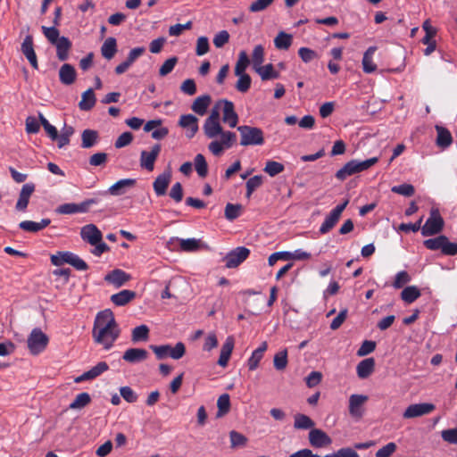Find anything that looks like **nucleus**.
I'll list each match as a JSON object with an SVG mask.
<instances>
[{"instance_id":"9d476101","label":"nucleus","mask_w":457,"mask_h":457,"mask_svg":"<svg viewBox=\"0 0 457 457\" xmlns=\"http://www.w3.org/2000/svg\"><path fill=\"white\" fill-rule=\"evenodd\" d=\"M368 396L364 395H352L349 397V413L352 417L360 419L362 417L363 405L368 401Z\"/></svg>"},{"instance_id":"cd10ccee","label":"nucleus","mask_w":457,"mask_h":457,"mask_svg":"<svg viewBox=\"0 0 457 457\" xmlns=\"http://www.w3.org/2000/svg\"><path fill=\"white\" fill-rule=\"evenodd\" d=\"M212 102V98L209 95H204L196 97L192 104L191 109L198 115L205 114L207 108Z\"/></svg>"},{"instance_id":"bb28decb","label":"nucleus","mask_w":457,"mask_h":457,"mask_svg":"<svg viewBox=\"0 0 457 457\" xmlns=\"http://www.w3.org/2000/svg\"><path fill=\"white\" fill-rule=\"evenodd\" d=\"M375 361L373 358H367L361 361L356 368L360 378H367L374 370Z\"/></svg>"},{"instance_id":"8fccbe9b","label":"nucleus","mask_w":457,"mask_h":457,"mask_svg":"<svg viewBox=\"0 0 457 457\" xmlns=\"http://www.w3.org/2000/svg\"><path fill=\"white\" fill-rule=\"evenodd\" d=\"M262 176L261 175H256V176H253L252 178H250L247 181H246V194H245V196L247 198H250L252 194L258 188L262 186Z\"/></svg>"},{"instance_id":"0eeeda50","label":"nucleus","mask_w":457,"mask_h":457,"mask_svg":"<svg viewBox=\"0 0 457 457\" xmlns=\"http://www.w3.org/2000/svg\"><path fill=\"white\" fill-rule=\"evenodd\" d=\"M444 225V220L441 217L438 210L432 209L430 212V216L421 228V235L423 237L436 235L443 230Z\"/></svg>"},{"instance_id":"4468645a","label":"nucleus","mask_w":457,"mask_h":457,"mask_svg":"<svg viewBox=\"0 0 457 457\" xmlns=\"http://www.w3.org/2000/svg\"><path fill=\"white\" fill-rule=\"evenodd\" d=\"M223 104L222 120L228 124L230 128H235L238 121V115L235 112L234 104L228 100H220L218 104Z\"/></svg>"},{"instance_id":"5701e85b","label":"nucleus","mask_w":457,"mask_h":457,"mask_svg":"<svg viewBox=\"0 0 457 457\" xmlns=\"http://www.w3.org/2000/svg\"><path fill=\"white\" fill-rule=\"evenodd\" d=\"M50 223V219H42L39 222L23 220L19 224V228L27 232L36 233L46 228Z\"/></svg>"},{"instance_id":"6e6d98bb","label":"nucleus","mask_w":457,"mask_h":457,"mask_svg":"<svg viewBox=\"0 0 457 457\" xmlns=\"http://www.w3.org/2000/svg\"><path fill=\"white\" fill-rule=\"evenodd\" d=\"M284 170V165L275 161H269L266 163L264 171L270 177H274Z\"/></svg>"},{"instance_id":"c85d7f7f","label":"nucleus","mask_w":457,"mask_h":457,"mask_svg":"<svg viewBox=\"0 0 457 457\" xmlns=\"http://www.w3.org/2000/svg\"><path fill=\"white\" fill-rule=\"evenodd\" d=\"M136 296V293L131 290L124 289L111 296V301L117 306H124Z\"/></svg>"},{"instance_id":"2f4dec72","label":"nucleus","mask_w":457,"mask_h":457,"mask_svg":"<svg viewBox=\"0 0 457 457\" xmlns=\"http://www.w3.org/2000/svg\"><path fill=\"white\" fill-rule=\"evenodd\" d=\"M99 138V134L96 130L94 129H85L81 134V147L82 148H91L93 147Z\"/></svg>"},{"instance_id":"13d9d810","label":"nucleus","mask_w":457,"mask_h":457,"mask_svg":"<svg viewBox=\"0 0 457 457\" xmlns=\"http://www.w3.org/2000/svg\"><path fill=\"white\" fill-rule=\"evenodd\" d=\"M177 62L178 58L176 56L167 59L159 70L160 76L164 77L170 73L174 69L175 65L177 64Z\"/></svg>"},{"instance_id":"72a5a7b5","label":"nucleus","mask_w":457,"mask_h":457,"mask_svg":"<svg viewBox=\"0 0 457 457\" xmlns=\"http://www.w3.org/2000/svg\"><path fill=\"white\" fill-rule=\"evenodd\" d=\"M96 101V99L93 89L88 88L82 94L79 107L82 111H89L95 106Z\"/></svg>"},{"instance_id":"49530a36","label":"nucleus","mask_w":457,"mask_h":457,"mask_svg":"<svg viewBox=\"0 0 457 457\" xmlns=\"http://www.w3.org/2000/svg\"><path fill=\"white\" fill-rule=\"evenodd\" d=\"M91 402V397L88 393L83 392L79 394L73 402L70 404V409L77 410L82 409Z\"/></svg>"},{"instance_id":"37998d69","label":"nucleus","mask_w":457,"mask_h":457,"mask_svg":"<svg viewBox=\"0 0 457 457\" xmlns=\"http://www.w3.org/2000/svg\"><path fill=\"white\" fill-rule=\"evenodd\" d=\"M73 254L71 252H57L56 254L51 255V262L54 266H62L64 263L70 264Z\"/></svg>"},{"instance_id":"bf43d9fd","label":"nucleus","mask_w":457,"mask_h":457,"mask_svg":"<svg viewBox=\"0 0 457 457\" xmlns=\"http://www.w3.org/2000/svg\"><path fill=\"white\" fill-rule=\"evenodd\" d=\"M43 33L45 37L48 39L51 44L57 43V41L61 38L59 30L55 27H42Z\"/></svg>"},{"instance_id":"b1692460","label":"nucleus","mask_w":457,"mask_h":457,"mask_svg":"<svg viewBox=\"0 0 457 457\" xmlns=\"http://www.w3.org/2000/svg\"><path fill=\"white\" fill-rule=\"evenodd\" d=\"M130 276L121 270H113L105 276V280L119 287L129 281Z\"/></svg>"},{"instance_id":"423d86ee","label":"nucleus","mask_w":457,"mask_h":457,"mask_svg":"<svg viewBox=\"0 0 457 457\" xmlns=\"http://www.w3.org/2000/svg\"><path fill=\"white\" fill-rule=\"evenodd\" d=\"M48 342L47 335L38 328L32 329L27 340L28 348L33 355L42 353L46 348Z\"/></svg>"},{"instance_id":"c9c22d12","label":"nucleus","mask_w":457,"mask_h":457,"mask_svg":"<svg viewBox=\"0 0 457 457\" xmlns=\"http://www.w3.org/2000/svg\"><path fill=\"white\" fill-rule=\"evenodd\" d=\"M149 328L146 325H140L133 328L131 341L133 343L146 342L149 338Z\"/></svg>"},{"instance_id":"6ab92c4d","label":"nucleus","mask_w":457,"mask_h":457,"mask_svg":"<svg viewBox=\"0 0 457 457\" xmlns=\"http://www.w3.org/2000/svg\"><path fill=\"white\" fill-rule=\"evenodd\" d=\"M198 119L193 114H184L180 116L179 125L184 129H187V136L193 137L198 131Z\"/></svg>"},{"instance_id":"473e14b6","label":"nucleus","mask_w":457,"mask_h":457,"mask_svg":"<svg viewBox=\"0 0 457 457\" xmlns=\"http://www.w3.org/2000/svg\"><path fill=\"white\" fill-rule=\"evenodd\" d=\"M116 52H117L116 39L112 37L106 38L101 46L102 55L105 59L111 60L115 55Z\"/></svg>"},{"instance_id":"4c0bfd02","label":"nucleus","mask_w":457,"mask_h":457,"mask_svg":"<svg viewBox=\"0 0 457 457\" xmlns=\"http://www.w3.org/2000/svg\"><path fill=\"white\" fill-rule=\"evenodd\" d=\"M420 289L415 286H409L403 288L401 293V298L407 303H411L420 296Z\"/></svg>"},{"instance_id":"09e8293b","label":"nucleus","mask_w":457,"mask_h":457,"mask_svg":"<svg viewBox=\"0 0 457 457\" xmlns=\"http://www.w3.org/2000/svg\"><path fill=\"white\" fill-rule=\"evenodd\" d=\"M195 168L197 174L201 178H204L208 172V165L204 156L202 154H198L195 157Z\"/></svg>"},{"instance_id":"774afa93","label":"nucleus","mask_w":457,"mask_h":457,"mask_svg":"<svg viewBox=\"0 0 457 457\" xmlns=\"http://www.w3.org/2000/svg\"><path fill=\"white\" fill-rule=\"evenodd\" d=\"M180 90L187 96H194L196 93V85L195 80L192 79H187L184 80L180 86Z\"/></svg>"},{"instance_id":"f03ea898","label":"nucleus","mask_w":457,"mask_h":457,"mask_svg":"<svg viewBox=\"0 0 457 457\" xmlns=\"http://www.w3.org/2000/svg\"><path fill=\"white\" fill-rule=\"evenodd\" d=\"M378 162V157H372L364 161L351 160L337 171L336 178L343 181L352 175L367 170Z\"/></svg>"},{"instance_id":"052dcab7","label":"nucleus","mask_w":457,"mask_h":457,"mask_svg":"<svg viewBox=\"0 0 457 457\" xmlns=\"http://www.w3.org/2000/svg\"><path fill=\"white\" fill-rule=\"evenodd\" d=\"M411 281V277L407 271H399L395 278L393 286L395 288H402L405 284Z\"/></svg>"},{"instance_id":"0e129e2a","label":"nucleus","mask_w":457,"mask_h":457,"mask_svg":"<svg viewBox=\"0 0 457 457\" xmlns=\"http://www.w3.org/2000/svg\"><path fill=\"white\" fill-rule=\"evenodd\" d=\"M209 40L206 37H200L196 42L195 54L202 56L209 52Z\"/></svg>"},{"instance_id":"393cba45","label":"nucleus","mask_w":457,"mask_h":457,"mask_svg":"<svg viewBox=\"0 0 457 457\" xmlns=\"http://www.w3.org/2000/svg\"><path fill=\"white\" fill-rule=\"evenodd\" d=\"M267 342H262L260 346L252 353L248 359L247 365L250 370H254L258 368L261 360L263 357L264 352L267 350Z\"/></svg>"},{"instance_id":"ea45409f","label":"nucleus","mask_w":457,"mask_h":457,"mask_svg":"<svg viewBox=\"0 0 457 457\" xmlns=\"http://www.w3.org/2000/svg\"><path fill=\"white\" fill-rule=\"evenodd\" d=\"M274 45L279 50H287L292 45V36L280 31L274 39Z\"/></svg>"},{"instance_id":"7ed1b4c3","label":"nucleus","mask_w":457,"mask_h":457,"mask_svg":"<svg viewBox=\"0 0 457 457\" xmlns=\"http://www.w3.org/2000/svg\"><path fill=\"white\" fill-rule=\"evenodd\" d=\"M423 245L428 250H441L445 255L454 256L457 254V243L450 242L445 235L427 239L423 242Z\"/></svg>"},{"instance_id":"39448f33","label":"nucleus","mask_w":457,"mask_h":457,"mask_svg":"<svg viewBox=\"0 0 457 457\" xmlns=\"http://www.w3.org/2000/svg\"><path fill=\"white\" fill-rule=\"evenodd\" d=\"M149 347L155 353L158 360H162L167 357L179 360L182 358L186 353V347L182 342H178L174 347L170 345H151Z\"/></svg>"},{"instance_id":"69168bd1","label":"nucleus","mask_w":457,"mask_h":457,"mask_svg":"<svg viewBox=\"0 0 457 457\" xmlns=\"http://www.w3.org/2000/svg\"><path fill=\"white\" fill-rule=\"evenodd\" d=\"M133 140V135L131 132H123L116 139L114 145L116 148H122L129 145Z\"/></svg>"},{"instance_id":"1a4fd4ad","label":"nucleus","mask_w":457,"mask_h":457,"mask_svg":"<svg viewBox=\"0 0 457 457\" xmlns=\"http://www.w3.org/2000/svg\"><path fill=\"white\" fill-rule=\"evenodd\" d=\"M161 152V145L155 144L153 145L150 151L143 150L140 153V167L148 171H152L154 169V162Z\"/></svg>"},{"instance_id":"de8ad7c7","label":"nucleus","mask_w":457,"mask_h":457,"mask_svg":"<svg viewBox=\"0 0 457 457\" xmlns=\"http://www.w3.org/2000/svg\"><path fill=\"white\" fill-rule=\"evenodd\" d=\"M200 245V240L195 238L179 239V247L183 252H196Z\"/></svg>"},{"instance_id":"412c9836","label":"nucleus","mask_w":457,"mask_h":457,"mask_svg":"<svg viewBox=\"0 0 457 457\" xmlns=\"http://www.w3.org/2000/svg\"><path fill=\"white\" fill-rule=\"evenodd\" d=\"M235 345V340L234 337L229 336L226 338V341L221 346L220 357L218 360V364L220 367H226L228 365V362L229 361L230 355L233 352Z\"/></svg>"},{"instance_id":"864d4df0","label":"nucleus","mask_w":457,"mask_h":457,"mask_svg":"<svg viewBox=\"0 0 457 457\" xmlns=\"http://www.w3.org/2000/svg\"><path fill=\"white\" fill-rule=\"evenodd\" d=\"M264 61V49L262 46L257 45L254 46L252 54L253 69L262 64Z\"/></svg>"},{"instance_id":"3c124183","label":"nucleus","mask_w":457,"mask_h":457,"mask_svg":"<svg viewBox=\"0 0 457 457\" xmlns=\"http://www.w3.org/2000/svg\"><path fill=\"white\" fill-rule=\"evenodd\" d=\"M237 76L238 77V79L235 86L237 90L241 93L247 92L251 87V82H252L251 77L246 73H243L241 75H237Z\"/></svg>"},{"instance_id":"338daca9","label":"nucleus","mask_w":457,"mask_h":457,"mask_svg":"<svg viewBox=\"0 0 457 457\" xmlns=\"http://www.w3.org/2000/svg\"><path fill=\"white\" fill-rule=\"evenodd\" d=\"M396 448L395 443L390 442L377 451L376 457H390Z\"/></svg>"},{"instance_id":"f704fd0d","label":"nucleus","mask_w":457,"mask_h":457,"mask_svg":"<svg viewBox=\"0 0 457 457\" xmlns=\"http://www.w3.org/2000/svg\"><path fill=\"white\" fill-rule=\"evenodd\" d=\"M253 70L260 75L262 80L278 79L279 76L278 72L274 70V67L271 63L260 65Z\"/></svg>"},{"instance_id":"6e6552de","label":"nucleus","mask_w":457,"mask_h":457,"mask_svg":"<svg viewBox=\"0 0 457 457\" xmlns=\"http://www.w3.org/2000/svg\"><path fill=\"white\" fill-rule=\"evenodd\" d=\"M250 254V250L245 246H238L224 257L225 266L228 269L239 266Z\"/></svg>"},{"instance_id":"680f3d73","label":"nucleus","mask_w":457,"mask_h":457,"mask_svg":"<svg viewBox=\"0 0 457 457\" xmlns=\"http://www.w3.org/2000/svg\"><path fill=\"white\" fill-rule=\"evenodd\" d=\"M229 437L232 447L244 446L247 442V438L243 434L235 430L230 431Z\"/></svg>"},{"instance_id":"5fc2aeb1","label":"nucleus","mask_w":457,"mask_h":457,"mask_svg":"<svg viewBox=\"0 0 457 457\" xmlns=\"http://www.w3.org/2000/svg\"><path fill=\"white\" fill-rule=\"evenodd\" d=\"M391 190H392V192H394L395 194L402 195L404 196H411L415 193L414 187L412 185L407 184V183L401 184L398 186H394L391 188Z\"/></svg>"},{"instance_id":"7c9ffc66","label":"nucleus","mask_w":457,"mask_h":457,"mask_svg":"<svg viewBox=\"0 0 457 457\" xmlns=\"http://www.w3.org/2000/svg\"><path fill=\"white\" fill-rule=\"evenodd\" d=\"M56 46L57 57L60 61H65L69 56V50L71 47V43L66 37H61L57 43L54 44Z\"/></svg>"},{"instance_id":"f3484780","label":"nucleus","mask_w":457,"mask_h":457,"mask_svg":"<svg viewBox=\"0 0 457 457\" xmlns=\"http://www.w3.org/2000/svg\"><path fill=\"white\" fill-rule=\"evenodd\" d=\"M108 369L109 366L105 361H100L96 366L92 367L89 370L75 378L74 382L81 383L86 380L94 379L103 374L104 371L108 370Z\"/></svg>"},{"instance_id":"c756f323","label":"nucleus","mask_w":457,"mask_h":457,"mask_svg":"<svg viewBox=\"0 0 457 457\" xmlns=\"http://www.w3.org/2000/svg\"><path fill=\"white\" fill-rule=\"evenodd\" d=\"M436 130L437 132L436 145L442 148L450 146L453 143L451 132L447 129L438 125L436 126Z\"/></svg>"},{"instance_id":"aec40b11","label":"nucleus","mask_w":457,"mask_h":457,"mask_svg":"<svg viewBox=\"0 0 457 457\" xmlns=\"http://www.w3.org/2000/svg\"><path fill=\"white\" fill-rule=\"evenodd\" d=\"M171 174L170 171L163 172L156 177L153 183L154 190L158 196L164 195L170 182Z\"/></svg>"},{"instance_id":"4be33fe9","label":"nucleus","mask_w":457,"mask_h":457,"mask_svg":"<svg viewBox=\"0 0 457 457\" xmlns=\"http://www.w3.org/2000/svg\"><path fill=\"white\" fill-rule=\"evenodd\" d=\"M75 68L70 63H64L59 70V79L63 85H71L76 80Z\"/></svg>"},{"instance_id":"f8f14e48","label":"nucleus","mask_w":457,"mask_h":457,"mask_svg":"<svg viewBox=\"0 0 457 457\" xmlns=\"http://www.w3.org/2000/svg\"><path fill=\"white\" fill-rule=\"evenodd\" d=\"M137 184L135 179H122L111 186L104 194H110L114 196H119L126 194L129 189L133 188Z\"/></svg>"},{"instance_id":"ddd939ff","label":"nucleus","mask_w":457,"mask_h":457,"mask_svg":"<svg viewBox=\"0 0 457 457\" xmlns=\"http://www.w3.org/2000/svg\"><path fill=\"white\" fill-rule=\"evenodd\" d=\"M81 238L90 245H96L102 241L103 235L98 228L94 224H87L81 228Z\"/></svg>"},{"instance_id":"a18cd8bd","label":"nucleus","mask_w":457,"mask_h":457,"mask_svg":"<svg viewBox=\"0 0 457 457\" xmlns=\"http://www.w3.org/2000/svg\"><path fill=\"white\" fill-rule=\"evenodd\" d=\"M242 205L241 204H227L225 207V218L228 220H234L241 215L242 212Z\"/></svg>"},{"instance_id":"603ef678","label":"nucleus","mask_w":457,"mask_h":457,"mask_svg":"<svg viewBox=\"0 0 457 457\" xmlns=\"http://www.w3.org/2000/svg\"><path fill=\"white\" fill-rule=\"evenodd\" d=\"M273 364L276 370H283L287 365V349L277 353L273 359Z\"/></svg>"},{"instance_id":"e2e57ef3","label":"nucleus","mask_w":457,"mask_h":457,"mask_svg":"<svg viewBox=\"0 0 457 457\" xmlns=\"http://www.w3.org/2000/svg\"><path fill=\"white\" fill-rule=\"evenodd\" d=\"M274 2V0H255L253 1L250 6H249V11L251 12H262V11H264L265 9H267L272 3Z\"/></svg>"},{"instance_id":"c03bdc74","label":"nucleus","mask_w":457,"mask_h":457,"mask_svg":"<svg viewBox=\"0 0 457 457\" xmlns=\"http://www.w3.org/2000/svg\"><path fill=\"white\" fill-rule=\"evenodd\" d=\"M312 426L313 421L308 416L300 413L295 415L294 428L295 429H308L312 428Z\"/></svg>"},{"instance_id":"a211bd4d","label":"nucleus","mask_w":457,"mask_h":457,"mask_svg":"<svg viewBox=\"0 0 457 457\" xmlns=\"http://www.w3.org/2000/svg\"><path fill=\"white\" fill-rule=\"evenodd\" d=\"M148 358V352L143 348H129L122 355V359L131 364L138 363Z\"/></svg>"},{"instance_id":"a878e982","label":"nucleus","mask_w":457,"mask_h":457,"mask_svg":"<svg viewBox=\"0 0 457 457\" xmlns=\"http://www.w3.org/2000/svg\"><path fill=\"white\" fill-rule=\"evenodd\" d=\"M376 50V46H370L363 54L362 69L365 73H372L377 70V65L373 62V55Z\"/></svg>"},{"instance_id":"9b49d317","label":"nucleus","mask_w":457,"mask_h":457,"mask_svg":"<svg viewBox=\"0 0 457 457\" xmlns=\"http://www.w3.org/2000/svg\"><path fill=\"white\" fill-rule=\"evenodd\" d=\"M436 409L433 403H422L411 404L403 412L404 419H411L428 414Z\"/></svg>"},{"instance_id":"79ce46f5","label":"nucleus","mask_w":457,"mask_h":457,"mask_svg":"<svg viewBox=\"0 0 457 457\" xmlns=\"http://www.w3.org/2000/svg\"><path fill=\"white\" fill-rule=\"evenodd\" d=\"M250 64V60L248 58V55L245 51H241L238 54V60L235 66V75H241L243 73H245V70L247 69L248 65Z\"/></svg>"},{"instance_id":"f257e3e1","label":"nucleus","mask_w":457,"mask_h":457,"mask_svg":"<svg viewBox=\"0 0 457 457\" xmlns=\"http://www.w3.org/2000/svg\"><path fill=\"white\" fill-rule=\"evenodd\" d=\"M120 330L110 309L99 312L95 319L92 337L96 344L102 345L105 350L112 347L120 337Z\"/></svg>"},{"instance_id":"2eb2a0df","label":"nucleus","mask_w":457,"mask_h":457,"mask_svg":"<svg viewBox=\"0 0 457 457\" xmlns=\"http://www.w3.org/2000/svg\"><path fill=\"white\" fill-rule=\"evenodd\" d=\"M34 191L35 185L33 183H27L22 186L15 205L17 211L24 212L27 209L29 198Z\"/></svg>"},{"instance_id":"dca6fc26","label":"nucleus","mask_w":457,"mask_h":457,"mask_svg":"<svg viewBox=\"0 0 457 457\" xmlns=\"http://www.w3.org/2000/svg\"><path fill=\"white\" fill-rule=\"evenodd\" d=\"M21 50L22 54L25 55V57L28 59V61L29 62L30 65L35 70H37L38 63H37L36 53L34 51L33 37L31 35L26 36V37L24 38V40L21 44Z\"/></svg>"},{"instance_id":"20e7f679","label":"nucleus","mask_w":457,"mask_h":457,"mask_svg":"<svg viewBox=\"0 0 457 457\" xmlns=\"http://www.w3.org/2000/svg\"><path fill=\"white\" fill-rule=\"evenodd\" d=\"M237 131L241 136V145H261L264 143L263 132L257 127L239 126Z\"/></svg>"},{"instance_id":"4d7b16f0","label":"nucleus","mask_w":457,"mask_h":457,"mask_svg":"<svg viewBox=\"0 0 457 457\" xmlns=\"http://www.w3.org/2000/svg\"><path fill=\"white\" fill-rule=\"evenodd\" d=\"M220 135V143L226 149L230 148L237 141V135L231 131H223Z\"/></svg>"},{"instance_id":"a19ab883","label":"nucleus","mask_w":457,"mask_h":457,"mask_svg":"<svg viewBox=\"0 0 457 457\" xmlns=\"http://www.w3.org/2000/svg\"><path fill=\"white\" fill-rule=\"evenodd\" d=\"M339 220L340 217H338L333 212H330L323 223L320 225V233L322 235L328 233L337 225Z\"/></svg>"},{"instance_id":"e433bc0d","label":"nucleus","mask_w":457,"mask_h":457,"mask_svg":"<svg viewBox=\"0 0 457 457\" xmlns=\"http://www.w3.org/2000/svg\"><path fill=\"white\" fill-rule=\"evenodd\" d=\"M204 132L208 138H214L222 133V127L220 124V121H204L203 127Z\"/></svg>"},{"instance_id":"58836bf2","label":"nucleus","mask_w":457,"mask_h":457,"mask_svg":"<svg viewBox=\"0 0 457 457\" xmlns=\"http://www.w3.org/2000/svg\"><path fill=\"white\" fill-rule=\"evenodd\" d=\"M217 418L225 416L230 410V398L228 394L221 395L217 401Z\"/></svg>"}]
</instances>
